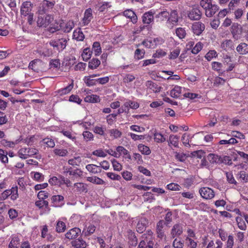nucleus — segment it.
Listing matches in <instances>:
<instances>
[{
    "instance_id": "obj_1",
    "label": "nucleus",
    "mask_w": 248,
    "mask_h": 248,
    "mask_svg": "<svg viewBox=\"0 0 248 248\" xmlns=\"http://www.w3.org/2000/svg\"><path fill=\"white\" fill-rule=\"evenodd\" d=\"M200 5L205 11V14L208 17H212L218 10V6L213 4L212 0H202Z\"/></svg>"
},
{
    "instance_id": "obj_2",
    "label": "nucleus",
    "mask_w": 248,
    "mask_h": 248,
    "mask_svg": "<svg viewBox=\"0 0 248 248\" xmlns=\"http://www.w3.org/2000/svg\"><path fill=\"white\" fill-rule=\"evenodd\" d=\"M37 25L39 27L46 28L53 21V16L50 14L37 13Z\"/></svg>"
},
{
    "instance_id": "obj_3",
    "label": "nucleus",
    "mask_w": 248,
    "mask_h": 248,
    "mask_svg": "<svg viewBox=\"0 0 248 248\" xmlns=\"http://www.w3.org/2000/svg\"><path fill=\"white\" fill-rule=\"evenodd\" d=\"M152 232L142 235L139 248H153L154 242Z\"/></svg>"
},
{
    "instance_id": "obj_4",
    "label": "nucleus",
    "mask_w": 248,
    "mask_h": 248,
    "mask_svg": "<svg viewBox=\"0 0 248 248\" xmlns=\"http://www.w3.org/2000/svg\"><path fill=\"white\" fill-rule=\"evenodd\" d=\"M18 156L22 159H26L38 154V150L34 148L24 147L18 151Z\"/></svg>"
},
{
    "instance_id": "obj_5",
    "label": "nucleus",
    "mask_w": 248,
    "mask_h": 248,
    "mask_svg": "<svg viewBox=\"0 0 248 248\" xmlns=\"http://www.w3.org/2000/svg\"><path fill=\"white\" fill-rule=\"evenodd\" d=\"M56 2V0H43L40 3L37 12L46 13L53 8Z\"/></svg>"
},
{
    "instance_id": "obj_6",
    "label": "nucleus",
    "mask_w": 248,
    "mask_h": 248,
    "mask_svg": "<svg viewBox=\"0 0 248 248\" xmlns=\"http://www.w3.org/2000/svg\"><path fill=\"white\" fill-rule=\"evenodd\" d=\"M67 40L66 38H62L59 39L52 40L49 42V45L56 48L59 52L62 51L66 46Z\"/></svg>"
},
{
    "instance_id": "obj_7",
    "label": "nucleus",
    "mask_w": 248,
    "mask_h": 248,
    "mask_svg": "<svg viewBox=\"0 0 248 248\" xmlns=\"http://www.w3.org/2000/svg\"><path fill=\"white\" fill-rule=\"evenodd\" d=\"M75 24L73 21H69L63 25H61L60 27L57 26L54 28H50L49 31L51 32H54L56 31L59 30L61 28L65 32H69L74 27Z\"/></svg>"
},
{
    "instance_id": "obj_8",
    "label": "nucleus",
    "mask_w": 248,
    "mask_h": 248,
    "mask_svg": "<svg viewBox=\"0 0 248 248\" xmlns=\"http://www.w3.org/2000/svg\"><path fill=\"white\" fill-rule=\"evenodd\" d=\"M201 197L206 200H210L215 196V192L213 189L208 187H202L199 190Z\"/></svg>"
},
{
    "instance_id": "obj_9",
    "label": "nucleus",
    "mask_w": 248,
    "mask_h": 248,
    "mask_svg": "<svg viewBox=\"0 0 248 248\" xmlns=\"http://www.w3.org/2000/svg\"><path fill=\"white\" fill-rule=\"evenodd\" d=\"M32 4L31 1H26L24 2L21 6L20 13L21 15L25 16L31 14L32 9Z\"/></svg>"
},
{
    "instance_id": "obj_10",
    "label": "nucleus",
    "mask_w": 248,
    "mask_h": 248,
    "mask_svg": "<svg viewBox=\"0 0 248 248\" xmlns=\"http://www.w3.org/2000/svg\"><path fill=\"white\" fill-rule=\"evenodd\" d=\"M201 16L202 12L198 7L193 8L188 13V17L192 20H198Z\"/></svg>"
},
{
    "instance_id": "obj_11",
    "label": "nucleus",
    "mask_w": 248,
    "mask_h": 248,
    "mask_svg": "<svg viewBox=\"0 0 248 248\" xmlns=\"http://www.w3.org/2000/svg\"><path fill=\"white\" fill-rule=\"evenodd\" d=\"M41 237L46 239L48 241L52 242L55 239V236L54 234L48 232V230L46 225L42 226L41 230Z\"/></svg>"
},
{
    "instance_id": "obj_12",
    "label": "nucleus",
    "mask_w": 248,
    "mask_h": 248,
    "mask_svg": "<svg viewBox=\"0 0 248 248\" xmlns=\"http://www.w3.org/2000/svg\"><path fill=\"white\" fill-rule=\"evenodd\" d=\"M63 174L66 176L69 174L70 175L80 176L82 174V171L78 169L74 170L71 167L64 166L63 168Z\"/></svg>"
},
{
    "instance_id": "obj_13",
    "label": "nucleus",
    "mask_w": 248,
    "mask_h": 248,
    "mask_svg": "<svg viewBox=\"0 0 248 248\" xmlns=\"http://www.w3.org/2000/svg\"><path fill=\"white\" fill-rule=\"evenodd\" d=\"M205 29L204 24L201 22H195L192 24V30L193 33L197 35H200Z\"/></svg>"
},
{
    "instance_id": "obj_14",
    "label": "nucleus",
    "mask_w": 248,
    "mask_h": 248,
    "mask_svg": "<svg viewBox=\"0 0 248 248\" xmlns=\"http://www.w3.org/2000/svg\"><path fill=\"white\" fill-rule=\"evenodd\" d=\"M183 232V225L181 224L177 223L172 227L170 234L172 237L174 238L182 234Z\"/></svg>"
},
{
    "instance_id": "obj_15",
    "label": "nucleus",
    "mask_w": 248,
    "mask_h": 248,
    "mask_svg": "<svg viewBox=\"0 0 248 248\" xmlns=\"http://www.w3.org/2000/svg\"><path fill=\"white\" fill-rule=\"evenodd\" d=\"M73 191L74 192L81 193L87 192V186L83 183H76L74 184Z\"/></svg>"
},
{
    "instance_id": "obj_16",
    "label": "nucleus",
    "mask_w": 248,
    "mask_h": 248,
    "mask_svg": "<svg viewBox=\"0 0 248 248\" xmlns=\"http://www.w3.org/2000/svg\"><path fill=\"white\" fill-rule=\"evenodd\" d=\"M72 246L75 248H86L88 244L82 238H78L71 242Z\"/></svg>"
},
{
    "instance_id": "obj_17",
    "label": "nucleus",
    "mask_w": 248,
    "mask_h": 248,
    "mask_svg": "<svg viewBox=\"0 0 248 248\" xmlns=\"http://www.w3.org/2000/svg\"><path fill=\"white\" fill-rule=\"evenodd\" d=\"M64 197L60 195H53L51 198L52 205L55 207L63 204Z\"/></svg>"
},
{
    "instance_id": "obj_18",
    "label": "nucleus",
    "mask_w": 248,
    "mask_h": 248,
    "mask_svg": "<svg viewBox=\"0 0 248 248\" xmlns=\"http://www.w3.org/2000/svg\"><path fill=\"white\" fill-rule=\"evenodd\" d=\"M154 13L152 11L145 13L142 16V21L144 24H149L154 21Z\"/></svg>"
},
{
    "instance_id": "obj_19",
    "label": "nucleus",
    "mask_w": 248,
    "mask_h": 248,
    "mask_svg": "<svg viewBox=\"0 0 248 248\" xmlns=\"http://www.w3.org/2000/svg\"><path fill=\"white\" fill-rule=\"evenodd\" d=\"M147 224V220L145 217H140L137 224V231L142 233L145 229Z\"/></svg>"
},
{
    "instance_id": "obj_20",
    "label": "nucleus",
    "mask_w": 248,
    "mask_h": 248,
    "mask_svg": "<svg viewBox=\"0 0 248 248\" xmlns=\"http://www.w3.org/2000/svg\"><path fill=\"white\" fill-rule=\"evenodd\" d=\"M79 233H80V229L78 228H74L66 232L65 237L69 239H73L76 238Z\"/></svg>"
},
{
    "instance_id": "obj_21",
    "label": "nucleus",
    "mask_w": 248,
    "mask_h": 248,
    "mask_svg": "<svg viewBox=\"0 0 248 248\" xmlns=\"http://www.w3.org/2000/svg\"><path fill=\"white\" fill-rule=\"evenodd\" d=\"M139 104L138 102L130 100H126L124 104V108L127 110V113L128 112L129 108L136 109L139 107Z\"/></svg>"
},
{
    "instance_id": "obj_22",
    "label": "nucleus",
    "mask_w": 248,
    "mask_h": 248,
    "mask_svg": "<svg viewBox=\"0 0 248 248\" xmlns=\"http://www.w3.org/2000/svg\"><path fill=\"white\" fill-rule=\"evenodd\" d=\"M92 18L93 15L92 9L90 8L87 9L84 13V17L82 19V24L84 26L88 25Z\"/></svg>"
},
{
    "instance_id": "obj_23",
    "label": "nucleus",
    "mask_w": 248,
    "mask_h": 248,
    "mask_svg": "<svg viewBox=\"0 0 248 248\" xmlns=\"http://www.w3.org/2000/svg\"><path fill=\"white\" fill-rule=\"evenodd\" d=\"M123 15L127 18L130 19L133 23H136L137 22L138 18L136 15L130 9L125 10L123 12Z\"/></svg>"
},
{
    "instance_id": "obj_24",
    "label": "nucleus",
    "mask_w": 248,
    "mask_h": 248,
    "mask_svg": "<svg viewBox=\"0 0 248 248\" xmlns=\"http://www.w3.org/2000/svg\"><path fill=\"white\" fill-rule=\"evenodd\" d=\"M53 152L55 155L58 157H65L69 154L67 149L62 148H55Z\"/></svg>"
},
{
    "instance_id": "obj_25",
    "label": "nucleus",
    "mask_w": 248,
    "mask_h": 248,
    "mask_svg": "<svg viewBox=\"0 0 248 248\" xmlns=\"http://www.w3.org/2000/svg\"><path fill=\"white\" fill-rule=\"evenodd\" d=\"M236 51L241 55L248 53V45L245 43H240L236 47Z\"/></svg>"
},
{
    "instance_id": "obj_26",
    "label": "nucleus",
    "mask_w": 248,
    "mask_h": 248,
    "mask_svg": "<svg viewBox=\"0 0 248 248\" xmlns=\"http://www.w3.org/2000/svg\"><path fill=\"white\" fill-rule=\"evenodd\" d=\"M85 36L81 29L78 28L75 30L73 34V38L78 41H82L84 40Z\"/></svg>"
},
{
    "instance_id": "obj_27",
    "label": "nucleus",
    "mask_w": 248,
    "mask_h": 248,
    "mask_svg": "<svg viewBox=\"0 0 248 248\" xmlns=\"http://www.w3.org/2000/svg\"><path fill=\"white\" fill-rule=\"evenodd\" d=\"M208 161L211 164H220L221 156L214 154H209L207 156Z\"/></svg>"
},
{
    "instance_id": "obj_28",
    "label": "nucleus",
    "mask_w": 248,
    "mask_h": 248,
    "mask_svg": "<svg viewBox=\"0 0 248 248\" xmlns=\"http://www.w3.org/2000/svg\"><path fill=\"white\" fill-rule=\"evenodd\" d=\"M86 169L90 172L94 174L99 173L101 172V170L100 168V166L94 164H88L86 165Z\"/></svg>"
},
{
    "instance_id": "obj_29",
    "label": "nucleus",
    "mask_w": 248,
    "mask_h": 248,
    "mask_svg": "<svg viewBox=\"0 0 248 248\" xmlns=\"http://www.w3.org/2000/svg\"><path fill=\"white\" fill-rule=\"evenodd\" d=\"M179 137L177 135H170L168 140V144L175 147H178L179 145Z\"/></svg>"
},
{
    "instance_id": "obj_30",
    "label": "nucleus",
    "mask_w": 248,
    "mask_h": 248,
    "mask_svg": "<svg viewBox=\"0 0 248 248\" xmlns=\"http://www.w3.org/2000/svg\"><path fill=\"white\" fill-rule=\"evenodd\" d=\"M84 101L88 103H95L99 102L100 99L99 96L97 95L91 94L87 95L84 98Z\"/></svg>"
},
{
    "instance_id": "obj_31",
    "label": "nucleus",
    "mask_w": 248,
    "mask_h": 248,
    "mask_svg": "<svg viewBox=\"0 0 248 248\" xmlns=\"http://www.w3.org/2000/svg\"><path fill=\"white\" fill-rule=\"evenodd\" d=\"M20 239L18 236L13 235L11 236V240L9 244L8 248H17Z\"/></svg>"
},
{
    "instance_id": "obj_32",
    "label": "nucleus",
    "mask_w": 248,
    "mask_h": 248,
    "mask_svg": "<svg viewBox=\"0 0 248 248\" xmlns=\"http://www.w3.org/2000/svg\"><path fill=\"white\" fill-rule=\"evenodd\" d=\"M111 7V4L108 2H103L99 3L97 7L98 10L100 12H106L108 9Z\"/></svg>"
},
{
    "instance_id": "obj_33",
    "label": "nucleus",
    "mask_w": 248,
    "mask_h": 248,
    "mask_svg": "<svg viewBox=\"0 0 248 248\" xmlns=\"http://www.w3.org/2000/svg\"><path fill=\"white\" fill-rule=\"evenodd\" d=\"M169 21L172 24L177 23L178 21V16L176 10H171L170 13H169Z\"/></svg>"
},
{
    "instance_id": "obj_34",
    "label": "nucleus",
    "mask_w": 248,
    "mask_h": 248,
    "mask_svg": "<svg viewBox=\"0 0 248 248\" xmlns=\"http://www.w3.org/2000/svg\"><path fill=\"white\" fill-rule=\"evenodd\" d=\"M100 63L101 62L99 60L93 58L89 62L88 67L91 69H95L99 66Z\"/></svg>"
},
{
    "instance_id": "obj_35",
    "label": "nucleus",
    "mask_w": 248,
    "mask_h": 248,
    "mask_svg": "<svg viewBox=\"0 0 248 248\" xmlns=\"http://www.w3.org/2000/svg\"><path fill=\"white\" fill-rule=\"evenodd\" d=\"M10 190V198L12 201H15L18 198V187L17 186H13Z\"/></svg>"
},
{
    "instance_id": "obj_36",
    "label": "nucleus",
    "mask_w": 248,
    "mask_h": 248,
    "mask_svg": "<svg viewBox=\"0 0 248 248\" xmlns=\"http://www.w3.org/2000/svg\"><path fill=\"white\" fill-rule=\"evenodd\" d=\"M95 230V227L93 225H90L88 227L84 228L82 231V234L85 236H89L93 234Z\"/></svg>"
},
{
    "instance_id": "obj_37",
    "label": "nucleus",
    "mask_w": 248,
    "mask_h": 248,
    "mask_svg": "<svg viewBox=\"0 0 248 248\" xmlns=\"http://www.w3.org/2000/svg\"><path fill=\"white\" fill-rule=\"evenodd\" d=\"M181 87L175 86L170 92V96L173 98H178L181 93Z\"/></svg>"
},
{
    "instance_id": "obj_38",
    "label": "nucleus",
    "mask_w": 248,
    "mask_h": 248,
    "mask_svg": "<svg viewBox=\"0 0 248 248\" xmlns=\"http://www.w3.org/2000/svg\"><path fill=\"white\" fill-rule=\"evenodd\" d=\"M169 12L166 10H163L156 15L155 17L160 18L162 21H165L166 20H169Z\"/></svg>"
},
{
    "instance_id": "obj_39",
    "label": "nucleus",
    "mask_w": 248,
    "mask_h": 248,
    "mask_svg": "<svg viewBox=\"0 0 248 248\" xmlns=\"http://www.w3.org/2000/svg\"><path fill=\"white\" fill-rule=\"evenodd\" d=\"M87 181L96 185H103L105 182L101 178L96 176H92L87 177Z\"/></svg>"
},
{
    "instance_id": "obj_40",
    "label": "nucleus",
    "mask_w": 248,
    "mask_h": 248,
    "mask_svg": "<svg viewBox=\"0 0 248 248\" xmlns=\"http://www.w3.org/2000/svg\"><path fill=\"white\" fill-rule=\"evenodd\" d=\"M138 150L141 154L145 155H149L151 154V151L150 148L143 144H139L138 146Z\"/></svg>"
},
{
    "instance_id": "obj_41",
    "label": "nucleus",
    "mask_w": 248,
    "mask_h": 248,
    "mask_svg": "<svg viewBox=\"0 0 248 248\" xmlns=\"http://www.w3.org/2000/svg\"><path fill=\"white\" fill-rule=\"evenodd\" d=\"M92 50L95 56H99L101 53L100 44L98 42L93 43L92 46Z\"/></svg>"
},
{
    "instance_id": "obj_42",
    "label": "nucleus",
    "mask_w": 248,
    "mask_h": 248,
    "mask_svg": "<svg viewBox=\"0 0 248 248\" xmlns=\"http://www.w3.org/2000/svg\"><path fill=\"white\" fill-rule=\"evenodd\" d=\"M73 88V84L72 83L71 84H69L67 87L63 88L62 89H61L60 90H59L58 91V93L60 95H63L64 94H66L70 93V92L71 91V90Z\"/></svg>"
},
{
    "instance_id": "obj_43",
    "label": "nucleus",
    "mask_w": 248,
    "mask_h": 248,
    "mask_svg": "<svg viewBox=\"0 0 248 248\" xmlns=\"http://www.w3.org/2000/svg\"><path fill=\"white\" fill-rule=\"evenodd\" d=\"M0 142L2 145L9 148H14L19 142L18 140H16L15 141H11L6 140H2Z\"/></svg>"
},
{
    "instance_id": "obj_44",
    "label": "nucleus",
    "mask_w": 248,
    "mask_h": 248,
    "mask_svg": "<svg viewBox=\"0 0 248 248\" xmlns=\"http://www.w3.org/2000/svg\"><path fill=\"white\" fill-rule=\"evenodd\" d=\"M154 139L157 143H163L166 141L165 136L159 132H155L154 133Z\"/></svg>"
},
{
    "instance_id": "obj_45",
    "label": "nucleus",
    "mask_w": 248,
    "mask_h": 248,
    "mask_svg": "<svg viewBox=\"0 0 248 248\" xmlns=\"http://www.w3.org/2000/svg\"><path fill=\"white\" fill-rule=\"evenodd\" d=\"M110 136L113 139H118L121 137L122 132L117 129H111L109 130Z\"/></svg>"
},
{
    "instance_id": "obj_46",
    "label": "nucleus",
    "mask_w": 248,
    "mask_h": 248,
    "mask_svg": "<svg viewBox=\"0 0 248 248\" xmlns=\"http://www.w3.org/2000/svg\"><path fill=\"white\" fill-rule=\"evenodd\" d=\"M221 46L225 50L232 49L233 47L232 41L231 40H226L222 43Z\"/></svg>"
},
{
    "instance_id": "obj_47",
    "label": "nucleus",
    "mask_w": 248,
    "mask_h": 248,
    "mask_svg": "<svg viewBox=\"0 0 248 248\" xmlns=\"http://www.w3.org/2000/svg\"><path fill=\"white\" fill-rule=\"evenodd\" d=\"M81 162V158L80 156L75 157L68 161V164L73 166H79Z\"/></svg>"
},
{
    "instance_id": "obj_48",
    "label": "nucleus",
    "mask_w": 248,
    "mask_h": 248,
    "mask_svg": "<svg viewBox=\"0 0 248 248\" xmlns=\"http://www.w3.org/2000/svg\"><path fill=\"white\" fill-rule=\"evenodd\" d=\"M92 52L89 48H86L84 49L81 56L84 61H87L90 59Z\"/></svg>"
},
{
    "instance_id": "obj_49",
    "label": "nucleus",
    "mask_w": 248,
    "mask_h": 248,
    "mask_svg": "<svg viewBox=\"0 0 248 248\" xmlns=\"http://www.w3.org/2000/svg\"><path fill=\"white\" fill-rule=\"evenodd\" d=\"M141 45L144 46L145 47L148 48H155V46L154 45V42L153 41V39H148L144 40L142 43Z\"/></svg>"
},
{
    "instance_id": "obj_50",
    "label": "nucleus",
    "mask_w": 248,
    "mask_h": 248,
    "mask_svg": "<svg viewBox=\"0 0 248 248\" xmlns=\"http://www.w3.org/2000/svg\"><path fill=\"white\" fill-rule=\"evenodd\" d=\"M184 246V242L180 238H175L172 243V246L174 248H183Z\"/></svg>"
},
{
    "instance_id": "obj_51",
    "label": "nucleus",
    "mask_w": 248,
    "mask_h": 248,
    "mask_svg": "<svg viewBox=\"0 0 248 248\" xmlns=\"http://www.w3.org/2000/svg\"><path fill=\"white\" fill-rule=\"evenodd\" d=\"M186 241L187 247L189 248H196L197 246V243L192 238L186 237Z\"/></svg>"
},
{
    "instance_id": "obj_52",
    "label": "nucleus",
    "mask_w": 248,
    "mask_h": 248,
    "mask_svg": "<svg viewBox=\"0 0 248 248\" xmlns=\"http://www.w3.org/2000/svg\"><path fill=\"white\" fill-rule=\"evenodd\" d=\"M66 225L65 223L61 221H58L56 227V231L58 232H63L65 231Z\"/></svg>"
},
{
    "instance_id": "obj_53",
    "label": "nucleus",
    "mask_w": 248,
    "mask_h": 248,
    "mask_svg": "<svg viewBox=\"0 0 248 248\" xmlns=\"http://www.w3.org/2000/svg\"><path fill=\"white\" fill-rule=\"evenodd\" d=\"M234 245V238L232 235H229L228 236L227 240L226 242V248H233Z\"/></svg>"
},
{
    "instance_id": "obj_54",
    "label": "nucleus",
    "mask_w": 248,
    "mask_h": 248,
    "mask_svg": "<svg viewBox=\"0 0 248 248\" xmlns=\"http://www.w3.org/2000/svg\"><path fill=\"white\" fill-rule=\"evenodd\" d=\"M236 221L237 223L238 227L240 229L242 230H245L246 229L247 226L241 217H236Z\"/></svg>"
},
{
    "instance_id": "obj_55",
    "label": "nucleus",
    "mask_w": 248,
    "mask_h": 248,
    "mask_svg": "<svg viewBox=\"0 0 248 248\" xmlns=\"http://www.w3.org/2000/svg\"><path fill=\"white\" fill-rule=\"evenodd\" d=\"M116 152L117 154H119V157L120 155L128 154V150L122 146H119L116 148Z\"/></svg>"
},
{
    "instance_id": "obj_56",
    "label": "nucleus",
    "mask_w": 248,
    "mask_h": 248,
    "mask_svg": "<svg viewBox=\"0 0 248 248\" xmlns=\"http://www.w3.org/2000/svg\"><path fill=\"white\" fill-rule=\"evenodd\" d=\"M31 174L33 176V179L37 181H43L44 180L43 175L38 172H32Z\"/></svg>"
},
{
    "instance_id": "obj_57",
    "label": "nucleus",
    "mask_w": 248,
    "mask_h": 248,
    "mask_svg": "<svg viewBox=\"0 0 248 248\" xmlns=\"http://www.w3.org/2000/svg\"><path fill=\"white\" fill-rule=\"evenodd\" d=\"M7 155V152H5L2 149H0V160L2 163H6L8 162V159Z\"/></svg>"
},
{
    "instance_id": "obj_58",
    "label": "nucleus",
    "mask_w": 248,
    "mask_h": 248,
    "mask_svg": "<svg viewBox=\"0 0 248 248\" xmlns=\"http://www.w3.org/2000/svg\"><path fill=\"white\" fill-rule=\"evenodd\" d=\"M217 54L215 50H210L205 55V57L208 61H211L213 58L217 57Z\"/></svg>"
},
{
    "instance_id": "obj_59",
    "label": "nucleus",
    "mask_w": 248,
    "mask_h": 248,
    "mask_svg": "<svg viewBox=\"0 0 248 248\" xmlns=\"http://www.w3.org/2000/svg\"><path fill=\"white\" fill-rule=\"evenodd\" d=\"M176 33L178 37L180 39L185 37L186 32L184 29L182 28H178L176 30Z\"/></svg>"
},
{
    "instance_id": "obj_60",
    "label": "nucleus",
    "mask_w": 248,
    "mask_h": 248,
    "mask_svg": "<svg viewBox=\"0 0 248 248\" xmlns=\"http://www.w3.org/2000/svg\"><path fill=\"white\" fill-rule=\"evenodd\" d=\"M226 176L227 177V180L229 183L236 185L237 182L234 179L232 172H226Z\"/></svg>"
},
{
    "instance_id": "obj_61",
    "label": "nucleus",
    "mask_w": 248,
    "mask_h": 248,
    "mask_svg": "<svg viewBox=\"0 0 248 248\" xmlns=\"http://www.w3.org/2000/svg\"><path fill=\"white\" fill-rule=\"evenodd\" d=\"M180 53V49L177 47L174 50H173L172 51L170 52V54L169 56V58L170 59H175L179 56V54Z\"/></svg>"
},
{
    "instance_id": "obj_62",
    "label": "nucleus",
    "mask_w": 248,
    "mask_h": 248,
    "mask_svg": "<svg viewBox=\"0 0 248 248\" xmlns=\"http://www.w3.org/2000/svg\"><path fill=\"white\" fill-rule=\"evenodd\" d=\"M202 48V44L201 42L197 43L192 49V53L195 54L198 53Z\"/></svg>"
},
{
    "instance_id": "obj_63",
    "label": "nucleus",
    "mask_w": 248,
    "mask_h": 248,
    "mask_svg": "<svg viewBox=\"0 0 248 248\" xmlns=\"http://www.w3.org/2000/svg\"><path fill=\"white\" fill-rule=\"evenodd\" d=\"M144 54V50L137 49L135 52V58L138 60L141 59L143 58Z\"/></svg>"
},
{
    "instance_id": "obj_64",
    "label": "nucleus",
    "mask_w": 248,
    "mask_h": 248,
    "mask_svg": "<svg viewBox=\"0 0 248 248\" xmlns=\"http://www.w3.org/2000/svg\"><path fill=\"white\" fill-rule=\"evenodd\" d=\"M50 68H58L60 66V60L58 59L51 60L49 62Z\"/></svg>"
}]
</instances>
